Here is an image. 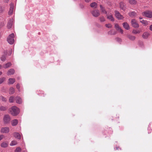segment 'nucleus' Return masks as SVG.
I'll use <instances>...</instances> for the list:
<instances>
[{
  "mask_svg": "<svg viewBox=\"0 0 152 152\" xmlns=\"http://www.w3.org/2000/svg\"><path fill=\"white\" fill-rule=\"evenodd\" d=\"M15 70L13 69H11L8 70L7 72V75H10L13 74L15 73Z\"/></svg>",
  "mask_w": 152,
  "mask_h": 152,
  "instance_id": "obj_14",
  "label": "nucleus"
},
{
  "mask_svg": "<svg viewBox=\"0 0 152 152\" xmlns=\"http://www.w3.org/2000/svg\"><path fill=\"white\" fill-rule=\"evenodd\" d=\"M105 26L107 28H111L112 27V25L110 24H106Z\"/></svg>",
  "mask_w": 152,
  "mask_h": 152,
  "instance_id": "obj_39",
  "label": "nucleus"
},
{
  "mask_svg": "<svg viewBox=\"0 0 152 152\" xmlns=\"http://www.w3.org/2000/svg\"><path fill=\"white\" fill-rule=\"evenodd\" d=\"M100 7L102 12L104 13L107 14V12L105 10L104 7L102 6V5H100Z\"/></svg>",
  "mask_w": 152,
  "mask_h": 152,
  "instance_id": "obj_26",
  "label": "nucleus"
},
{
  "mask_svg": "<svg viewBox=\"0 0 152 152\" xmlns=\"http://www.w3.org/2000/svg\"><path fill=\"white\" fill-rule=\"evenodd\" d=\"M9 113L13 116H16L20 112L19 109L15 106H13L9 109Z\"/></svg>",
  "mask_w": 152,
  "mask_h": 152,
  "instance_id": "obj_1",
  "label": "nucleus"
},
{
  "mask_svg": "<svg viewBox=\"0 0 152 152\" xmlns=\"http://www.w3.org/2000/svg\"><path fill=\"white\" fill-rule=\"evenodd\" d=\"M14 98L13 96L10 97L9 99V101L10 103H12L13 102Z\"/></svg>",
  "mask_w": 152,
  "mask_h": 152,
  "instance_id": "obj_34",
  "label": "nucleus"
},
{
  "mask_svg": "<svg viewBox=\"0 0 152 152\" xmlns=\"http://www.w3.org/2000/svg\"><path fill=\"white\" fill-rule=\"evenodd\" d=\"M137 1L135 0H129V3L132 5H135L137 3Z\"/></svg>",
  "mask_w": 152,
  "mask_h": 152,
  "instance_id": "obj_23",
  "label": "nucleus"
},
{
  "mask_svg": "<svg viewBox=\"0 0 152 152\" xmlns=\"http://www.w3.org/2000/svg\"><path fill=\"white\" fill-rule=\"evenodd\" d=\"M14 8V6L13 4H10V7L8 12V14L9 15H12V14Z\"/></svg>",
  "mask_w": 152,
  "mask_h": 152,
  "instance_id": "obj_9",
  "label": "nucleus"
},
{
  "mask_svg": "<svg viewBox=\"0 0 152 152\" xmlns=\"http://www.w3.org/2000/svg\"><path fill=\"white\" fill-rule=\"evenodd\" d=\"M14 34L12 33L9 35L7 38V41L10 44H12L14 42Z\"/></svg>",
  "mask_w": 152,
  "mask_h": 152,
  "instance_id": "obj_2",
  "label": "nucleus"
},
{
  "mask_svg": "<svg viewBox=\"0 0 152 152\" xmlns=\"http://www.w3.org/2000/svg\"><path fill=\"white\" fill-rule=\"evenodd\" d=\"M5 78L4 77H2L0 78V84L2 83L5 80Z\"/></svg>",
  "mask_w": 152,
  "mask_h": 152,
  "instance_id": "obj_32",
  "label": "nucleus"
},
{
  "mask_svg": "<svg viewBox=\"0 0 152 152\" xmlns=\"http://www.w3.org/2000/svg\"><path fill=\"white\" fill-rule=\"evenodd\" d=\"M18 121L17 119H14L11 121V124L12 126H15L18 124Z\"/></svg>",
  "mask_w": 152,
  "mask_h": 152,
  "instance_id": "obj_17",
  "label": "nucleus"
},
{
  "mask_svg": "<svg viewBox=\"0 0 152 152\" xmlns=\"http://www.w3.org/2000/svg\"><path fill=\"white\" fill-rule=\"evenodd\" d=\"M139 19H140L141 20V19H142V18H141V17H140L139 18Z\"/></svg>",
  "mask_w": 152,
  "mask_h": 152,
  "instance_id": "obj_49",
  "label": "nucleus"
},
{
  "mask_svg": "<svg viewBox=\"0 0 152 152\" xmlns=\"http://www.w3.org/2000/svg\"><path fill=\"white\" fill-rule=\"evenodd\" d=\"M10 131V129L8 127H2L1 128V132L3 133H7Z\"/></svg>",
  "mask_w": 152,
  "mask_h": 152,
  "instance_id": "obj_7",
  "label": "nucleus"
},
{
  "mask_svg": "<svg viewBox=\"0 0 152 152\" xmlns=\"http://www.w3.org/2000/svg\"><path fill=\"white\" fill-rule=\"evenodd\" d=\"M2 74V72L0 71V75H1Z\"/></svg>",
  "mask_w": 152,
  "mask_h": 152,
  "instance_id": "obj_48",
  "label": "nucleus"
},
{
  "mask_svg": "<svg viewBox=\"0 0 152 152\" xmlns=\"http://www.w3.org/2000/svg\"><path fill=\"white\" fill-rule=\"evenodd\" d=\"M115 27L117 30H118L120 27L118 24H115Z\"/></svg>",
  "mask_w": 152,
  "mask_h": 152,
  "instance_id": "obj_40",
  "label": "nucleus"
},
{
  "mask_svg": "<svg viewBox=\"0 0 152 152\" xmlns=\"http://www.w3.org/2000/svg\"><path fill=\"white\" fill-rule=\"evenodd\" d=\"M13 24V20H9L7 25V27L8 28H11Z\"/></svg>",
  "mask_w": 152,
  "mask_h": 152,
  "instance_id": "obj_15",
  "label": "nucleus"
},
{
  "mask_svg": "<svg viewBox=\"0 0 152 152\" xmlns=\"http://www.w3.org/2000/svg\"><path fill=\"white\" fill-rule=\"evenodd\" d=\"M16 101L17 103L18 104H21L22 102L21 99L19 97H17L16 98Z\"/></svg>",
  "mask_w": 152,
  "mask_h": 152,
  "instance_id": "obj_21",
  "label": "nucleus"
},
{
  "mask_svg": "<svg viewBox=\"0 0 152 152\" xmlns=\"http://www.w3.org/2000/svg\"><path fill=\"white\" fill-rule=\"evenodd\" d=\"M127 37L128 38H129V39L132 41L134 40L136 38V37L135 36L130 34H127Z\"/></svg>",
  "mask_w": 152,
  "mask_h": 152,
  "instance_id": "obj_18",
  "label": "nucleus"
},
{
  "mask_svg": "<svg viewBox=\"0 0 152 152\" xmlns=\"http://www.w3.org/2000/svg\"><path fill=\"white\" fill-rule=\"evenodd\" d=\"M108 34L110 35H115L116 34V32L115 31H113V30H111L109 31Z\"/></svg>",
  "mask_w": 152,
  "mask_h": 152,
  "instance_id": "obj_31",
  "label": "nucleus"
},
{
  "mask_svg": "<svg viewBox=\"0 0 152 152\" xmlns=\"http://www.w3.org/2000/svg\"><path fill=\"white\" fill-rule=\"evenodd\" d=\"M21 149L20 148L18 147V148H16L15 150V152H20L21 151Z\"/></svg>",
  "mask_w": 152,
  "mask_h": 152,
  "instance_id": "obj_35",
  "label": "nucleus"
},
{
  "mask_svg": "<svg viewBox=\"0 0 152 152\" xmlns=\"http://www.w3.org/2000/svg\"><path fill=\"white\" fill-rule=\"evenodd\" d=\"M142 14L143 15L147 17L151 18L152 17V12L149 11L143 12Z\"/></svg>",
  "mask_w": 152,
  "mask_h": 152,
  "instance_id": "obj_4",
  "label": "nucleus"
},
{
  "mask_svg": "<svg viewBox=\"0 0 152 152\" xmlns=\"http://www.w3.org/2000/svg\"><path fill=\"white\" fill-rule=\"evenodd\" d=\"M0 99H1L3 101L6 102V99L4 97L2 96H0Z\"/></svg>",
  "mask_w": 152,
  "mask_h": 152,
  "instance_id": "obj_38",
  "label": "nucleus"
},
{
  "mask_svg": "<svg viewBox=\"0 0 152 152\" xmlns=\"http://www.w3.org/2000/svg\"><path fill=\"white\" fill-rule=\"evenodd\" d=\"M8 143L6 142H3L1 144V146L2 148H6L8 146Z\"/></svg>",
  "mask_w": 152,
  "mask_h": 152,
  "instance_id": "obj_22",
  "label": "nucleus"
},
{
  "mask_svg": "<svg viewBox=\"0 0 152 152\" xmlns=\"http://www.w3.org/2000/svg\"><path fill=\"white\" fill-rule=\"evenodd\" d=\"M150 34L148 32L144 33L142 35V37L144 39H147L149 36Z\"/></svg>",
  "mask_w": 152,
  "mask_h": 152,
  "instance_id": "obj_16",
  "label": "nucleus"
},
{
  "mask_svg": "<svg viewBox=\"0 0 152 152\" xmlns=\"http://www.w3.org/2000/svg\"><path fill=\"white\" fill-rule=\"evenodd\" d=\"M16 88L19 91H20V86L19 83L17 84L16 85Z\"/></svg>",
  "mask_w": 152,
  "mask_h": 152,
  "instance_id": "obj_44",
  "label": "nucleus"
},
{
  "mask_svg": "<svg viewBox=\"0 0 152 152\" xmlns=\"http://www.w3.org/2000/svg\"><path fill=\"white\" fill-rule=\"evenodd\" d=\"M115 16L118 19H122L124 17L121 15L119 12L117 10L115 11Z\"/></svg>",
  "mask_w": 152,
  "mask_h": 152,
  "instance_id": "obj_6",
  "label": "nucleus"
},
{
  "mask_svg": "<svg viewBox=\"0 0 152 152\" xmlns=\"http://www.w3.org/2000/svg\"><path fill=\"white\" fill-rule=\"evenodd\" d=\"M128 15L130 17L133 18L136 16L137 14L135 11H132L129 12L128 13Z\"/></svg>",
  "mask_w": 152,
  "mask_h": 152,
  "instance_id": "obj_11",
  "label": "nucleus"
},
{
  "mask_svg": "<svg viewBox=\"0 0 152 152\" xmlns=\"http://www.w3.org/2000/svg\"><path fill=\"white\" fill-rule=\"evenodd\" d=\"M1 67H2L1 66V65H0V68H1Z\"/></svg>",
  "mask_w": 152,
  "mask_h": 152,
  "instance_id": "obj_50",
  "label": "nucleus"
},
{
  "mask_svg": "<svg viewBox=\"0 0 152 152\" xmlns=\"http://www.w3.org/2000/svg\"><path fill=\"white\" fill-rule=\"evenodd\" d=\"M14 89L13 88L11 87L10 88L9 93L10 94H12L14 93Z\"/></svg>",
  "mask_w": 152,
  "mask_h": 152,
  "instance_id": "obj_28",
  "label": "nucleus"
},
{
  "mask_svg": "<svg viewBox=\"0 0 152 152\" xmlns=\"http://www.w3.org/2000/svg\"><path fill=\"white\" fill-rule=\"evenodd\" d=\"M120 8L123 10H125L126 9V6L123 2H121L119 4Z\"/></svg>",
  "mask_w": 152,
  "mask_h": 152,
  "instance_id": "obj_10",
  "label": "nucleus"
},
{
  "mask_svg": "<svg viewBox=\"0 0 152 152\" xmlns=\"http://www.w3.org/2000/svg\"><path fill=\"white\" fill-rule=\"evenodd\" d=\"M131 24L132 26L134 28H137L139 26L138 23L134 19H133L131 20Z\"/></svg>",
  "mask_w": 152,
  "mask_h": 152,
  "instance_id": "obj_3",
  "label": "nucleus"
},
{
  "mask_svg": "<svg viewBox=\"0 0 152 152\" xmlns=\"http://www.w3.org/2000/svg\"><path fill=\"white\" fill-rule=\"evenodd\" d=\"M85 1L86 2H89L91 1V0H85Z\"/></svg>",
  "mask_w": 152,
  "mask_h": 152,
  "instance_id": "obj_47",
  "label": "nucleus"
},
{
  "mask_svg": "<svg viewBox=\"0 0 152 152\" xmlns=\"http://www.w3.org/2000/svg\"><path fill=\"white\" fill-rule=\"evenodd\" d=\"M1 59L2 61H4L6 59V57L5 56H3L1 57Z\"/></svg>",
  "mask_w": 152,
  "mask_h": 152,
  "instance_id": "obj_37",
  "label": "nucleus"
},
{
  "mask_svg": "<svg viewBox=\"0 0 152 152\" xmlns=\"http://www.w3.org/2000/svg\"><path fill=\"white\" fill-rule=\"evenodd\" d=\"M140 32L141 31L140 30H137L134 29L132 31V33L135 34H139Z\"/></svg>",
  "mask_w": 152,
  "mask_h": 152,
  "instance_id": "obj_30",
  "label": "nucleus"
},
{
  "mask_svg": "<svg viewBox=\"0 0 152 152\" xmlns=\"http://www.w3.org/2000/svg\"><path fill=\"white\" fill-rule=\"evenodd\" d=\"M99 19H100V21L101 22H104L105 21V19H104V17L103 16L101 17H100L99 18Z\"/></svg>",
  "mask_w": 152,
  "mask_h": 152,
  "instance_id": "obj_36",
  "label": "nucleus"
},
{
  "mask_svg": "<svg viewBox=\"0 0 152 152\" xmlns=\"http://www.w3.org/2000/svg\"><path fill=\"white\" fill-rule=\"evenodd\" d=\"M107 18L111 21H114V19L113 15H108L107 16Z\"/></svg>",
  "mask_w": 152,
  "mask_h": 152,
  "instance_id": "obj_25",
  "label": "nucleus"
},
{
  "mask_svg": "<svg viewBox=\"0 0 152 152\" xmlns=\"http://www.w3.org/2000/svg\"><path fill=\"white\" fill-rule=\"evenodd\" d=\"M120 32L121 34H123V31L122 29H121V28H120L118 30Z\"/></svg>",
  "mask_w": 152,
  "mask_h": 152,
  "instance_id": "obj_43",
  "label": "nucleus"
},
{
  "mask_svg": "<svg viewBox=\"0 0 152 152\" xmlns=\"http://www.w3.org/2000/svg\"><path fill=\"white\" fill-rule=\"evenodd\" d=\"M10 120V117L8 115H6L4 116L3 120L4 123L8 124L9 123Z\"/></svg>",
  "mask_w": 152,
  "mask_h": 152,
  "instance_id": "obj_5",
  "label": "nucleus"
},
{
  "mask_svg": "<svg viewBox=\"0 0 152 152\" xmlns=\"http://www.w3.org/2000/svg\"><path fill=\"white\" fill-rule=\"evenodd\" d=\"M4 135L1 134L0 135V141L4 137Z\"/></svg>",
  "mask_w": 152,
  "mask_h": 152,
  "instance_id": "obj_45",
  "label": "nucleus"
},
{
  "mask_svg": "<svg viewBox=\"0 0 152 152\" xmlns=\"http://www.w3.org/2000/svg\"><path fill=\"white\" fill-rule=\"evenodd\" d=\"M116 40L119 42H122V39L119 38H116Z\"/></svg>",
  "mask_w": 152,
  "mask_h": 152,
  "instance_id": "obj_41",
  "label": "nucleus"
},
{
  "mask_svg": "<svg viewBox=\"0 0 152 152\" xmlns=\"http://www.w3.org/2000/svg\"><path fill=\"white\" fill-rule=\"evenodd\" d=\"M11 65L12 64L10 62H8L4 65L3 66V67L4 68H7L10 67L11 66Z\"/></svg>",
  "mask_w": 152,
  "mask_h": 152,
  "instance_id": "obj_19",
  "label": "nucleus"
},
{
  "mask_svg": "<svg viewBox=\"0 0 152 152\" xmlns=\"http://www.w3.org/2000/svg\"><path fill=\"white\" fill-rule=\"evenodd\" d=\"M93 15L95 17H97L100 15V12L98 10H94L91 12Z\"/></svg>",
  "mask_w": 152,
  "mask_h": 152,
  "instance_id": "obj_8",
  "label": "nucleus"
},
{
  "mask_svg": "<svg viewBox=\"0 0 152 152\" xmlns=\"http://www.w3.org/2000/svg\"><path fill=\"white\" fill-rule=\"evenodd\" d=\"M8 83L10 84H13L15 81V78H10L8 80Z\"/></svg>",
  "mask_w": 152,
  "mask_h": 152,
  "instance_id": "obj_20",
  "label": "nucleus"
},
{
  "mask_svg": "<svg viewBox=\"0 0 152 152\" xmlns=\"http://www.w3.org/2000/svg\"><path fill=\"white\" fill-rule=\"evenodd\" d=\"M123 26L124 28L127 30H128L130 29L129 25L126 22L124 23H123Z\"/></svg>",
  "mask_w": 152,
  "mask_h": 152,
  "instance_id": "obj_13",
  "label": "nucleus"
},
{
  "mask_svg": "<svg viewBox=\"0 0 152 152\" xmlns=\"http://www.w3.org/2000/svg\"><path fill=\"white\" fill-rule=\"evenodd\" d=\"M17 141L15 140H13L11 141V142L10 144V146L15 145H17Z\"/></svg>",
  "mask_w": 152,
  "mask_h": 152,
  "instance_id": "obj_29",
  "label": "nucleus"
},
{
  "mask_svg": "<svg viewBox=\"0 0 152 152\" xmlns=\"http://www.w3.org/2000/svg\"><path fill=\"white\" fill-rule=\"evenodd\" d=\"M97 5L96 3L95 2H93L91 3L90 4V6L92 7H95V6H96Z\"/></svg>",
  "mask_w": 152,
  "mask_h": 152,
  "instance_id": "obj_33",
  "label": "nucleus"
},
{
  "mask_svg": "<svg viewBox=\"0 0 152 152\" xmlns=\"http://www.w3.org/2000/svg\"><path fill=\"white\" fill-rule=\"evenodd\" d=\"M7 109V107L6 106H1L0 107V110L1 111L6 110Z\"/></svg>",
  "mask_w": 152,
  "mask_h": 152,
  "instance_id": "obj_24",
  "label": "nucleus"
},
{
  "mask_svg": "<svg viewBox=\"0 0 152 152\" xmlns=\"http://www.w3.org/2000/svg\"><path fill=\"white\" fill-rule=\"evenodd\" d=\"M13 135L14 137L18 139H20L21 136L19 133L14 132L13 133Z\"/></svg>",
  "mask_w": 152,
  "mask_h": 152,
  "instance_id": "obj_12",
  "label": "nucleus"
},
{
  "mask_svg": "<svg viewBox=\"0 0 152 152\" xmlns=\"http://www.w3.org/2000/svg\"><path fill=\"white\" fill-rule=\"evenodd\" d=\"M140 22L143 24L144 26H147L148 25V22L144 20H140Z\"/></svg>",
  "mask_w": 152,
  "mask_h": 152,
  "instance_id": "obj_27",
  "label": "nucleus"
},
{
  "mask_svg": "<svg viewBox=\"0 0 152 152\" xmlns=\"http://www.w3.org/2000/svg\"><path fill=\"white\" fill-rule=\"evenodd\" d=\"M150 30L152 31V25H151L149 27Z\"/></svg>",
  "mask_w": 152,
  "mask_h": 152,
  "instance_id": "obj_46",
  "label": "nucleus"
},
{
  "mask_svg": "<svg viewBox=\"0 0 152 152\" xmlns=\"http://www.w3.org/2000/svg\"><path fill=\"white\" fill-rule=\"evenodd\" d=\"M4 7L0 6V13L4 11Z\"/></svg>",
  "mask_w": 152,
  "mask_h": 152,
  "instance_id": "obj_42",
  "label": "nucleus"
}]
</instances>
